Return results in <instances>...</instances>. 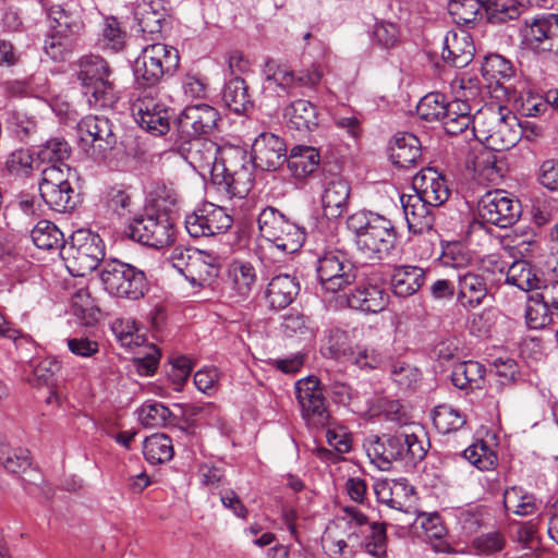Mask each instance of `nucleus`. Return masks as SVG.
I'll return each instance as SVG.
<instances>
[{
	"mask_svg": "<svg viewBox=\"0 0 558 558\" xmlns=\"http://www.w3.org/2000/svg\"><path fill=\"white\" fill-rule=\"evenodd\" d=\"M345 226L357 251L368 259H385L396 245L397 232L393 223L377 213L355 211L348 216Z\"/></svg>",
	"mask_w": 558,
	"mask_h": 558,
	"instance_id": "1",
	"label": "nucleus"
},
{
	"mask_svg": "<svg viewBox=\"0 0 558 558\" xmlns=\"http://www.w3.org/2000/svg\"><path fill=\"white\" fill-rule=\"evenodd\" d=\"M300 284L295 277L279 274L271 278L266 290V299L272 308H286L296 298Z\"/></svg>",
	"mask_w": 558,
	"mask_h": 558,
	"instance_id": "34",
	"label": "nucleus"
},
{
	"mask_svg": "<svg viewBox=\"0 0 558 558\" xmlns=\"http://www.w3.org/2000/svg\"><path fill=\"white\" fill-rule=\"evenodd\" d=\"M265 93L279 97L294 95L298 90L315 89L324 77V71L319 64H311L308 68L293 71L288 65L268 58L263 66Z\"/></svg>",
	"mask_w": 558,
	"mask_h": 558,
	"instance_id": "6",
	"label": "nucleus"
},
{
	"mask_svg": "<svg viewBox=\"0 0 558 558\" xmlns=\"http://www.w3.org/2000/svg\"><path fill=\"white\" fill-rule=\"evenodd\" d=\"M39 193L44 202L54 211L66 213L75 207L72 186L69 189H63V186L40 187Z\"/></svg>",
	"mask_w": 558,
	"mask_h": 558,
	"instance_id": "59",
	"label": "nucleus"
},
{
	"mask_svg": "<svg viewBox=\"0 0 558 558\" xmlns=\"http://www.w3.org/2000/svg\"><path fill=\"white\" fill-rule=\"evenodd\" d=\"M49 25L63 29L64 33L77 38L85 29L84 9L76 0L64 4H53L48 9Z\"/></svg>",
	"mask_w": 558,
	"mask_h": 558,
	"instance_id": "26",
	"label": "nucleus"
},
{
	"mask_svg": "<svg viewBox=\"0 0 558 558\" xmlns=\"http://www.w3.org/2000/svg\"><path fill=\"white\" fill-rule=\"evenodd\" d=\"M506 282L521 291L539 290L544 282L543 272L527 260L513 262L506 274Z\"/></svg>",
	"mask_w": 558,
	"mask_h": 558,
	"instance_id": "35",
	"label": "nucleus"
},
{
	"mask_svg": "<svg viewBox=\"0 0 558 558\" xmlns=\"http://www.w3.org/2000/svg\"><path fill=\"white\" fill-rule=\"evenodd\" d=\"M80 141L90 147V157L104 161L117 144L112 122L104 116H87L77 125Z\"/></svg>",
	"mask_w": 558,
	"mask_h": 558,
	"instance_id": "16",
	"label": "nucleus"
},
{
	"mask_svg": "<svg viewBox=\"0 0 558 558\" xmlns=\"http://www.w3.org/2000/svg\"><path fill=\"white\" fill-rule=\"evenodd\" d=\"M34 244L46 251L64 247V235L51 221L40 220L31 232Z\"/></svg>",
	"mask_w": 558,
	"mask_h": 558,
	"instance_id": "48",
	"label": "nucleus"
},
{
	"mask_svg": "<svg viewBox=\"0 0 558 558\" xmlns=\"http://www.w3.org/2000/svg\"><path fill=\"white\" fill-rule=\"evenodd\" d=\"M220 119L218 110L208 104L186 106L175 121V142L186 143L209 135Z\"/></svg>",
	"mask_w": 558,
	"mask_h": 558,
	"instance_id": "13",
	"label": "nucleus"
},
{
	"mask_svg": "<svg viewBox=\"0 0 558 558\" xmlns=\"http://www.w3.org/2000/svg\"><path fill=\"white\" fill-rule=\"evenodd\" d=\"M31 268V263L10 243H0V269L21 281Z\"/></svg>",
	"mask_w": 558,
	"mask_h": 558,
	"instance_id": "47",
	"label": "nucleus"
},
{
	"mask_svg": "<svg viewBox=\"0 0 558 558\" xmlns=\"http://www.w3.org/2000/svg\"><path fill=\"white\" fill-rule=\"evenodd\" d=\"M317 277L327 292L336 293L354 282L356 269L349 255L340 250L327 251L317 259Z\"/></svg>",
	"mask_w": 558,
	"mask_h": 558,
	"instance_id": "12",
	"label": "nucleus"
},
{
	"mask_svg": "<svg viewBox=\"0 0 558 558\" xmlns=\"http://www.w3.org/2000/svg\"><path fill=\"white\" fill-rule=\"evenodd\" d=\"M347 362L361 371L369 372L383 365L384 355L377 348L356 344L350 351Z\"/></svg>",
	"mask_w": 558,
	"mask_h": 558,
	"instance_id": "54",
	"label": "nucleus"
},
{
	"mask_svg": "<svg viewBox=\"0 0 558 558\" xmlns=\"http://www.w3.org/2000/svg\"><path fill=\"white\" fill-rule=\"evenodd\" d=\"M448 102L444 94L429 93L418 101L416 106L417 116L428 122L440 121L446 113Z\"/></svg>",
	"mask_w": 558,
	"mask_h": 558,
	"instance_id": "60",
	"label": "nucleus"
},
{
	"mask_svg": "<svg viewBox=\"0 0 558 558\" xmlns=\"http://www.w3.org/2000/svg\"><path fill=\"white\" fill-rule=\"evenodd\" d=\"M232 291L241 299H246L257 282V274L248 262L234 260L229 267Z\"/></svg>",
	"mask_w": 558,
	"mask_h": 558,
	"instance_id": "39",
	"label": "nucleus"
},
{
	"mask_svg": "<svg viewBox=\"0 0 558 558\" xmlns=\"http://www.w3.org/2000/svg\"><path fill=\"white\" fill-rule=\"evenodd\" d=\"M415 523L418 524L425 536L428 539L439 541L438 544L434 545L436 551L440 553H450L451 547L449 544L441 542L442 537L447 534V530L441 521V518L438 513H420L416 517Z\"/></svg>",
	"mask_w": 558,
	"mask_h": 558,
	"instance_id": "52",
	"label": "nucleus"
},
{
	"mask_svg": "<svg viewBox=\"0 0 558 558\" xmlns=\"http://www.w3.org/2000/svg\"><path fill=\"white\" fill-rule=\"evenodd\" d=\"M448 12L452 21L465 27L472 26L483 16V2L480 0H451Z\"/></svg>",
	"mask_w": 558,
	"mask_h": 558,
	"instance_id": "51",
	"label": "nucleus"
},
{
	"mask_svg": "<svg viewBox=\"0 0 558 558\" xmlns=\"http://www.w3.org/2000/svg\"><path fill=\"white\" fill-rule=\"evenodd\" d=\"M485 366L477 361L459 362L452 369L451 381L461 390L481 389L485 383Z\"/></svg>",
	"mask_w": 558,
	"mask_h": 558,
	"instance_id": "36",
	"label": "nucleus"
},
{
	"mask_svg": "<svg viewBox=\"0 0 558 558\" xmlns=\"http://www.w3.org/2000/svg\"><path fill=\"white\" fill-rule=\"evenodd\" d=\"M504 505L508 512L521 517L533 514L538 509L536 498L517 486L505 490Z\"/></svg>",
	"mask_w": 558,
	"mask_h": 558,
	"instance_id": "50",
	"label": "nucleus"
},
{
	"mask_svg": "<svg viewBox=\"0 0 558 558\" xmlns=\"http://www.w3.org/2000/svg\"><path fill=\"white\" fill-rule=\"evenodd\" d=\"M76 38L63 32V29L50 26V31L44 40V51L53 61L65 60L74 48Z\"/></svg>",
	"mask_w": 558,
	"mask_h": 558,
	"instance_id": "44",
	"label": "nucleus"
},
{
	"mask_svg": "<svg viewBox=\"0 0 558 558\" xmlns=\"http://www.w3.org/2000/svg\"><path fill=\"white\" fill-rule=\"evenodd\" d=\"M232 222L226 208L209 202L196 206L184 219L187 233L195 239L223 233L231 228Z\"/></svg>",
	"mask_w": 558,
	"mask_h": 558,
	"instance_id": "15",
	"label": "nucleus"
},
{
	"mask_svg": "<svg viewBox=\"0 0 558 558\" xmlns=\"http://www.w3.org/2000/svg\"><path fill=\"white\" fill-rule=\"evenodd\" d=\"M72 313L84 326H90L97 322L99 311L87 289H78L72 296Z\"/></svg>",
	"mask_w": 558,
	"mask_h": 558,
	"instance_id": "55",
	"label": "nucleus"
},
{
	"mask_svg": "<svg viewBox=\"0 0 558 558\" xmlns=\"http://www.w3.org/2000/svg\"><path fill=\"white\" fill-rule=\"evenodd\" d=\"M276 239H270L272 247L281 251L284 254H293L298 252L304 244L305 232L304 229L289 219L278 230L275 235Z\"/></svg>",
	"mask_w": 558,
	"mask_h": 558,
	"instance_id": "46",
	"label": "nucleus"
},
{
	"mask_svg": "<svg viewBox=\"0 0 558 558\" xmlns=\"http://www.w3.org/2000/svg\"><path fill=\"white\" fill-rule=\"evenodd\" d=\"M171 416L170 410L160 402L148 401L137 410L141 425L148 428L163 426Z\"/></svg>",
	"mask_w": 558,
	"mask_h": 558,
	"instance_id": "64",
	"label": "nucleus"
},
{
	"mask_svg": "<svg viewBox=\"0 0 558 558\" xmlns=\"http://www.w3.org/2000/svg\"><path fill=\"white\" fill-rule=\"evenodd\" d=\"M160 0H144L136 11V20L143 33L159 34L161 23L165 21V13Z\"/></svg>",
	"mask_w": 558,
	"mask_h": 558,
	"instance_id": "49",
	"label": "nucleus"
},
{
	"mask_svg": "<svg viewBox=\"0 0 558 558\" xmlns=\"http://www.w3.org/2000/svg\"><path fill=\"white\" fill-rule=\"evenodd\" d=\"M400 201L410 232L414 234L424 233L433 228L434 215L430 209L432 205L425 203L416 194H403Z\"/></svg>",
	"mask_w": 558,
	"mask_h": 558,
	"instance_id": "28",
	"label": "nucleus"
},
{
	"mask_svg": "<svg viewBox=\"0 0 558 558\" xmlns=\"http://www.w3.org/2000/svg\"><path fill=\"white\" fill-rule=\"evenodd\" d=\"M513 73L512 63L500 54H489L482 63V74L490 83L499 84L511 78Z\"/></svg>",
	"mask_w": 558,
	"mask_h": 558,
	"instance_id": "57",
	"label": "nucleus"
},
{
	"mask_svg": "<svg viewBox=\"0 0 558 558\" xmlns=\"http://www.w3.org/2000/svg\"><path fill=\"white\" fill-rule=\"evenodd\" d=\"M483 11L490 23H505L520 15V8L515 0H486Z\"/></svg>",
	"mask_w": 558,
	"mask_h": 558,
	"instance_id": "63",
	"label": "nucleus"
},
{
	"mask_svg": "<svg viewBox=\"0 0 558 558\" xmlns=\"http://www.w3.org/2000/svg\"><path fill=\"white\" fill-rule=\"evenodd\" d=\"M284 141L274 133H260L253 142L252 153L257 167L275 170L286 160Z\"/></svg>",
	"mask_w": 558,
	"mask_h": 558,
	"instance_id": "24",
	"label": "nucleus"
},
{
	"mask_svg": "<svg viewBox=\"0 0 558 558\" xmlns=\"http://www.w3.org/2000/svg\"><path fill=\"white\" fill-rule=\"evenodd\" d=\"M222 99L225 105L236 114H243L253 108L248 87L240 76H235L225 85Z\"/></svg>",
	"mask_w": 558,
	"mask_h": 558,
	"instance_id": "41",
	"label": "nucleus"
},
{
	"mask_svg": "<svg viewBox=\"0 0 558 558\" xmlns=\"http://www.w3.org/2000/svg\"><path fill=\"white\" fill-rule=\"evenodd\" d=\"M153 92L143 90L132 104V113L143 130L153 135H163L170 130L171 109Z\"/></svg>",
	"mask_w": 558,
	"mask_h": 558,
	"instance_id": "14",
	"label": "nucleus"
},
{
	"mask_svg": "<svg viewBox=\"0 0 558 558\" xmlns=\"http://www.w3.org/2000/svg\"><path fill=\"white\" fill-rule=\"evenodd\" d=\"M77 80L89 107L112 108L120 99L113 71L102 57L88 54L78 60Z\"/></svg>",
	"mask_w": 558,
	"mask_h": 558,
	"instance_id": "4",
	"label": "nucleus"
},
{
	"mask_svg": "<svg viewBox=\"0 0 558 558\" xmlns=\"http://www.w3.org/2000/svg\"><path fill=\"white\" fill-rule=\"evenodd\" d=\"M352 348L350 336L345 330L339 327L325 330L320 344V353L324 357L347 362Z\"/></svg>",
	"mask_w": 558,
	"mask_h": 558,
	"instance_id": "37",
	"label": "nucleus"
},
{
	"mask_svg": "<svg viewBox=\"0 0 558 558\" xmlns=\"http://www.w3.org/2000/svg\"><path fill=\"white\" fill-rule=\"evenodd\" d=\"M521 46L537 56L558 54V14L525 19L520 27Z\"/></svg>",
	"mask_w": 558,
	"mask_h": 558,
	"instance_id": "10",
	"label": "nucleus"
},
{
	"mask_svg": "<svg viewBox=\"0 0 558 558\" xmlns=\"http://www.w3.org/2000/svg\"><path fill=\"white\" fill-rule=\"evenodd\" d=\"M318 117L316 105L303 98L291 101L283 109V118L288 128L301 133H310L317 129Z\"/></svg>",
	"mask_w": 558,
	"mask_h": 558,
	"instance_id": "31",
	"label": "nucleus"
},
{
	"mask_svg": "<svg viewBox=\"0 0 558 558\" xmlns=\"http://www.w3.org/2000/svg\"><path fill=\"white\" fill-rule=\"evenodd\" d=\"M350 308L364 314H377L387 308L389 295L379 283L363 281L345 294Z\"/></svg>",
	"mask_w": 558,
	"mask_h": 558,
	"instance_id": "22",
	"label": "nucleus"
},
{
	"mask_svg": "<svg viewBox=\"0 0 558 558\" xmlns=\"http://www.w3.org/2000/svg\"><path fill=\"white\" fill-rule=\"evenodd\" d=\"M554 316L536 293L527 298L524 317L529 329L538 330L547 327L551 324Z\"/></svg>",
	"mask_w": 558,
	"mask_h": 558,
	"instance_id": "53",
	"label": "nucleus"
},
{
	"mask_svg": "<svg viewBox=\"0 0 558 558\" xmlns=\"http://www.w3.org/2000/svg\"><path fill=\"white\" fill-rule=\"evenodd\" d=\"M179 64L180 57L174 47L162 43L146 45L132 64L135 88L155 89L165 77L175 72Z\"/></svg>",
	"mask_w": 558,
	"mask_h": 558,
	"instance_id": "5",
	"label": "nucleus"
},
{
	"mask_svg": "<svg viewBox=\"0 0 558 558\" xmlns=\"http://www.w3.org/2000/svg\"><path fill=\"white\" fill-rule=\"evenodd\" d=\"M388 538L386 525L372 522L361 534V550L373 558H387Z\"/></svg>",
	"mask_w": 558,
	"mask_h": 558,
	"instance_id": "42",
	"label": "nucleus"
},
{
	"mask_svg": "<svg viewBox=\"0 0 558 558\" xmlns=\"http://www.w3.org/2000/svg\"><path fill=\"white\" fill-rule=\"evenodd\" d=\"M487 294L488 288L483 276L473 271L459 274L457 301L461 307L474 310L483 304Z\"/></svg>",
	"mask_w": 558,
	"mask_h": 558,
	"instance_id": "29",
	"label": "nucleus"
},
{
	"mask_svg": "<svg viewBox=\"0 0 558 558\" xmlns=\"http://www.w3.org/2000/svg\"><path fill=\"white\" fill-rule=\"evenodd\" d=\"M460 87L464 90L463 99L456 98L449 101L446 108V113L441 118L444 129L448 134L458 135L465 133L469 136L471 129L474 125V114H472V107L470 99L475 98L480 90L475 82L469 80L468 83L461 80Z\"/></svg>",
	"mask_w": 558,
	"mask_h": 558,
	"instance_id": "20",
	"label": "nucleus"
},
{
	"mask_svg": "<svg viewBox=\"0 0 558 558\" xmlns=\"http://www.w3.org/2000/svg\"><path fill=\"white\" fill-rule=\"evenodd\" d=\"M373 489L378 502L396 510H403L404 502L401 500V495L407 496L408 493H413V487L408 486L404 480H379L374 483Z\"/></svg>",
	"mask_w": 558,
	"mask_h": 558,
	"instance_id": "40",
	"label": "nucleus"
},
{
	"mask_svg": "<svg viewBox=\"0 0 558 558\" xmlns=\"http://www.w3.org/2000/svg\"><path fill=\"white\" fill-rule=\"evenodd\" d=\"M412 189L414 194L434 207L440 206L450 196L446 179L433 168L417 172L412 179Z\"/></svg>",
	"mask_w": 558,
	"mask_h": 558,
	"instance_id": "23",
	"label": "nucleus"
},
{
	"mask_svg": "<svg viewBox=\"0 0 558 558\" xmlns=\"http://www.w3.org/2000/svg\"><path fill=\"white\" fill-rule=\"evenodd\" d=\"M104 257L105 247L98 234L85 229L73 232L64 256L66 268L72 276L88 275L98 267Z\"/></svg>",
	"mask_w": 558,
	"mask_h": 558,
	"instance_id": "9",
	"label": "nucleus"
},
{
	"mask_svg": "<svg viewBox=\"0 0 558 558\" xmlns=\"http://www.w3.org/2000/svg\"><path fill=\"white\" fill-rule=\"evenodd\" d=\"M175 143L184 160L203 178L210 177L214 183L218 166L225 163L221 159L223 146L219 147L215 142L203 138Z\"/></svg>",
	"mask_w": 558,
	"mask_h": 558,
	"instance_id": "19",
	"label": "nucleus"
},
{
	"mask_svg": "<svg viewBox=\"0 0 558 558\" xmlns=\"http://www.w3.org/2000/svg\"><path fill=\"white\" fill-rule=\"evenodd\" d=\"M0 464L10 473L17 474L31 465L28 449L13 447L5 436H0Z\"/></svg>",
	"mask_w": 558,
	"mask_h": 558,
	"instance_id": "43",
	"label": "nucleus"
},
{
	"mask_svg": "<svg viewBox=\"0 0 558 558\" xmlns=\"http://www.w3.org/2000/svg\"><path fill=\"white\" fill-rule=\"evenodd\" d=\"M71 154V146L64 138L52 137L45 142L38 149L37 157L43 163H65Z\"/></svg>",
	"mask_w": 558,
	"mask_h": 558,
	"instance_id": "58",
	"label": "nucleus"
},
{
	"mask_svg": "<svg viewBox=\"0 0 558 558\" xmlns=\"http://www.w3.org/2000/svg\"><path fill=\"white\" fill-rule=\"evenodd\" d=\"M477 214L483 222L508 228L517 222L521 206L504 190L486 192L477 203Z\"/></svg>",
	"mask_w": 558,
	"mask_h": 558,
	"instance_id": "17",
	"label": "nucleus"
},
{
	"mask_svg": "<svg viewBox=\"0 0 558 558\" xmlns=\"http://www.w3.org/2000/svg\"><path fill=\"white\" fill-rule=\"evenodd\" d=\"M295 396L302 417L308 427L322 428L328 423L329 412L317 377L308 376L298 380Z\"/></svg>",
	"mask_w": 558,
	"mask_h": 558,
	"instance_id": "18",
	"label": "nucleus"
},
{
	"mask_svg": "<svg viewBox=\"0 0 558 558\" xmlns=\"http://www.w3.org/2000/svg\"><path fill=\"white\" fill-rule=\"evenodd\" d=\"M223 165L218 166L214 184L220 186L228 195L243 198L254 183V165L246 151L239 146H223L221 151Z\"/></svg>",
	"mask_w": 558,
	"mask_h": 558,
	"instance_id": "7",
	"label": "nucleus"
},
{
	"mask_svg": "<svg viewBox=\"0 0 558 558\" xmlns=\"http://www.w3.org/2000/svg\"><path fill=\"white\" fill-rule=\"evenodd\" d=\"M174 233V226L166 214L135 217L125 229L129 238L154 248L172 244Z\"/></svg>",
	"mask_w": 558,
	"mask_h": 558,
	"instance_id": "11",
	"label": "nucleus"
},
{
	"mask_svg": "<svg viewBox=\"0 0 558 558\" xmlns=\"http://www.w3.org/2000/svg\"><path fill=\"white\" fill-rule=\"evenodd\" d=\"M219 274V263L216 255L197 250L193 252L192 263L184 275L194 287L209 284Z\"/></svg>",
	"mask_w": 558,
	"mask_h": 558,
	"instance_id": "32",
	"label": "nucleus"
},
{
	"mask_svg": "<svg viewBox=\"0 0 558 558\" xmlns=\"http://www.w3.org/2000/svg\"><path fill=\"white\" fill-rule=\"evenodd\" d=\"M464 458L480 471H490L497 465V456L484 440H477L463 451Z\"/></svg>",
	"mask_w": 558,
	"mask_h": 558,
	"instance_id": "62",
	"label": "nucleus"
},
{
	"mask_svg": "<svg viewBox=\"0 0 558 558\" xmlns=\"http://www.w3.org/2000/svg\"><path fill=\"white\" fill-rule=\"evenodd\" d=\"M322 546L329 558H352L361 551V538L343 521H330L322 536Z\"/></svg>",
	"mask_w": 558,
	"mask_h": 558,
	"instance_id": "21",
	"label": "nucleus"
},
{
	"mask_svg": "<svg viewBox=\"0 0 558 558\" xmlns=\"http://www.w3.org/2000/svg\"><path fill=\"white\" fill-rule=\"evenodd\" d=\"M389 156L392 163L400 168L413 166L421 157L420 140L412 133H397L390 143Z\"/></svg>",
	"mask_w": 558,
	"mask_h": 558,
	"instance_id": "33",
	"label": "nucleus"
},
{
	"mask_svg": "<svg viewBox=\"0 0 558 558\" xmlns=\"http://www.w3.org/2000/svg\"><path fill=\"white\" fill-rule=\"evenodd\" d=\"M474 51L472 38L464 31L448 32L441 41V58L454 68L466 66L472 61Z\"/></svg>",
	"mask_w": 558,
	"mask_h": 558,
	"instance_id": "27",
	"label": "nucleus"
},
{
	"mask_svg": "<svg viewBox=\"0 0 558 558\" xmlns=\"http://www.w3.org/2000/svg\"><path fill=\"white\" fill-rule=\"evenodd\" d=\"M363 447L371 462L380 470H389L393 462L414 465L427 452L424 440L408 428L381 436L371 435L364 440Z\"/></svg>",
	"mask_w": 558,
	"mask_h": 558,
	"instance_id": "2",
	"label": "nucleus"
},
{
	"mask_svg": "<svg viewBox=\"0 0 558 558\" xmlns=\"http://www.w3.org/2000/svg\"><path fill=\"white\" fill-rule=\"evenodd\" d=\"M426 280V271L416 265H398L393 267L390 287L397 298H409L420 291Z\"/></svg>",
	"mask_w": 558,
	"mask_h": 558,
	"instance_id": "30",
	"label": "nucleus"
},
{
	"mask_svg": "<svg viewBox=\"0 0 558 558\" xmlns=\"http://www.w3.org/2000/svg\"><path fill=\"white\" fill-rule=\"evenodd\" d=\"M143 453L150 464L168 462L173 457L171 438L163 433H156L145 438Z\"/></svg>",
	"mask_w": 558,
	"mask_h": 558,
	"instance_id": "45",
	"label": "nucleus"
},
{
	"mask_svg": "<svg viewBox=\"0 0 558 558\" xmlns=\"http://www.w3.org/2000/svg\"><path fill=\"white\" fill-rule=\"evenodd\" d=\"M350 185L339 175L326 178L320 193L323 214L328 219H337L347 210Z\"/></svg>",
	"mask_w": 558,
	"mask_h": 558,
	"instance_id": "25",
	"label": "nucleus"
},
{
	"mask_svg": "<svg viewBox=\"0 0 558 558\" xmlns=\"http://www.w3.org/2000/svg\"><path fill=\"white\" fill-rule=\"evenodd\" d=\"M319 151L312 146H295L288 158V167L298 179L312 174L319 166Z\"/></svg>",
	"mask_w": 558,
	"mask_h": 558,
	"instance_id": "38",
	"label": "nucleus"
},
{
	"mask_svg": "<svg viewBox=\"0 0 558 558\" xmlns=\"http://www.w3.org/2000/svg\"><path fill=\"white\" fill-rule=\"evenodd\" d=\"M99 45L104 50L119 52L125 46V33L121 29L119 21L113 16H106L101 27Z\"/></svg>",
	"mask_w": 558,
	"mask_h": 558,
	"instance_id": "61",
	"label": "nucleus"
},
{
	"mask_svg": "<svg viewBox=\"0 0 558 558\" xmlns=\"http://www.w3.org/2000/svg\"><path fill=\"white\" fill-rule=\"evenodd\" d=\"M104 289L116 298L138 300L147 291V279L143 270L119 259L107 260L99 270Z\"/></svg>",
	"mask_w": 558,
	"mask_h": 558,
	"instance_id": "8",
	"label": "nucleus"
},
{
	"mask_svg": "<svg viewBox=\"0 0 558 558\" xmlns=\"http://www.w3.org/2000/svg\"><path fill=\"white\" fill-rule=\"evenodd\" d=\"M433 424L440 434H449L465 424L464 415L450 405H438L433 412Z\"/></svg>",
	"mask_w": 558,
	"mask_h": 558,
	"instance_id": "56",
	"label": "nucleus"
},
{
	"mask_svg": "<svg viewBox=\"0 0 558 558\" xmlns=\"http://www.w3.org/2000/svg\"><path fill=\"white\" fill-rule=\"evenodd\" d=\"M524 129L508 109L486 107L474 114L470 135L489 150L502 151L514 147L522 138Z\"/></svg>",
	"mask_w": 558,
	"mask_h": 558,
	"instance_id": "3",
	"label": "nucleus"
}]
</instances>
